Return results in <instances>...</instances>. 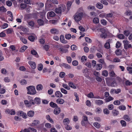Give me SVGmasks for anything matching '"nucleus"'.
<instances>
[{"mask_svg":"<svg viewBox=\"0 0 132 132\" xmlns=\"http://www.w3.org/2000/svg\"><path fill=\"white\" fill-rule=\"evenodd\" d=\"M111 40L110 39L106 41V42L105 44L104 45V47L106 49H109L110 47V44L109 42L111 41Z\"/></svg>","mask_w":132,"mask_h":132,"instance_id":"2eb2a0df","label":"nucleus"},{"mask_svg":"<svg viewBox=\"0 0 132 132\" xmlns=\"http://www.w3.org/2000/svg\"><path fill=\"white\" fill-rule=\"evenodd\" d=\"M55 15V13L53 11L48 12L47 14L48 17H53Z\"/></svg>","mask_w":132,"mask_h":132,"instance_id":"aec40b11","label":"nucleus"},{"mask_svg":"<svg viewBox=\"0 0 132 132\" xmlns=\"http://www.w3.org/2000/svg\"><path fill=\"white\" fill-rule=\"evenodd\" d=\"M62 86L65 89L68 90H70V88L67 84H62Z\"/></svg>","mask_w":132,"mask_h":132,"instance_id":"a19ab883","label":"nucleus"},{"mask_svg":"<svg viewBox=\"0 0 132 132\" xmlns=\"http://www.w3.org/2000/svg\"><path fill=\"white\" fill-rule=\"evenodd\" d=\"M7 11V9L3 6L0 7V11L3 12H6Z\"/></svg>","mask_w":132,"mask_h":132,"instance_id":"c9c22d12","label":"nucleus"},{"mask_svg":"<svg viewBox=\"0 0 132 132\" xmlns=\"http://www.w3.org/2000/svg\"><path fill=\"white\" fill-rule=\"evenodd\" d=\"M130 31L128 30H125L123 32L124 34L126 36H128L130 34Z\"/></svg>","mask_w":132,"mask_h":132,"instance_id":"3c124183","label":"nucleus"},{"mask_svg":"<svg viewBox=\"0 0 132 132\" xmlns=\"http://www.w3.org/2000/svg\"><path fill=\"white\" fill-rule=\"evenodd\" d=\"M37 22L38 25L40 26H42L44 25V21L42 19H38L37 21Z\"/></svg>","mask_w":132,"mask_h":132,"instance_id":"4be33fe9","label":"nucleus"},{"mask_svg":"<svg viewBox=\"0 0 132 132\" xmlns=\"http://www.w3.org/2000/svg\"><path fill=\"white\" fill-rule=\"evenodd\" d=\"M119 109L120 110H126V107L125 106L122 105L119 107Z\"/></svg>","mask_w":132,"mask_h":132,"instance_id":"603ef678","label":"nucleus"},{"mask_svg":"<svg viewBox=\"0 0 132 132\" xmlns=\"http://www.w3.org/2000/svg\"><path fill=\"white\" fill-rule=\"evenodd\" d=\"M28 39L30 41L33 42L35 39V38L32 36H30L28 37Z\"/></svg>","mask_w":132,"mask_h":132,"instance_id":"5fc2aeb1","label":"nucleus"},{"mask_svg":"<svg viewBox=\"0 0 132 132\" xmlns=\"http://www.w3.org/2000/svg\"><path fill=\"white\" fill-rule=\"evenodd\" d=\"M45 127L47 128H50L52 127L51 125L49 123H46L45 125Z\"/></svg>","mask_w":132,"mask_h":132,"instance_id":"680f3d73","label":"nucleus"},{"mask_svg":"<svg viewBox=\"0 0 132 132\" xmlns=\"http://www.w3.org/2000/svg\"><path fill=\"white\" fill-rule=\"evenodd\" d=\"M27 114L29 117H32L34 115V112L33 111L31 110L28 112Z\"/></svg>","mask_w":132,"mask_h":132,"instance_id":"c85d7f7f","label":"nucleus"},{"mask_svg":"<svg viewBox=\"0 0 132 132\" xmlns=\"http://www.w3.org/2000/svg\"><path fill=\"white\" fill-rule=\"evenodd\" d=\"M8 24L6 23H4L2 25L1 28L2 29H5L8 27Z\"/></svg>","mask_w":132,"mask_h":132,"instance_id":"e2e57ef3","label":"nucleus"},{"mask_svg":"<svg viewBox=\"0 0 132 132\" xmlns=\"http://www.w3.org/2000/svg\"><path fill=\"white\" fill-rule=\"evenodd\" d=\"M17 114L19 116H22L23 117H25L26 116V114L22 111H19L17 112Z\"/></svg>","mask_w":132,"mask_h":132,"instance_id":"dca6fc26","label":"nucleus"},{"mask_svg":"<svg viewBox=\"0 0 132 132\" xmlns=\"http://www.w3.org/2000/svg\"><path fill=\"white\" fill-rule=\"evenodd\" d=\"M69 86L70 87L73 88V89H76V87L75 85L73 84L72 82H69L68 83Z\"/></svg>","mask_w":132,"mask_h":132,"instance_id":"412c9836","label":"nucleus"},{"mask_svg":"<svg viewBox=\"0 0 132 132\" xmlns=\"http://www.w3.org/2000/svg\"><path fill=\"white\" fill-rule=\"evenodd\" d=\"M52 4V0H47L45 3L46 7L51 6Z\"/></svg>","mask_w":132,"mask_h":132,"instance_id":"a878e982","label":"nucleus"},{"mask_svg":"<svg viewBox=\"0 0 132 132\" xmlns=\"http://www.w3.org/2000/svg\"><path fill=\"white\" fill-rule=\"evenodd\" d=\"M59 50L60 52L62 53H66L68 51L67 49H65L62 48H60Z\"/></svg>","mask_w":132,"mask_h":132,"instance_id":"ea45409f","label":"nucleus"},{"mask_svg":"<svg viewBox=\"0 0 132 132\" xmlns=\"http://www.w3.org/2000/svg\"><path fill=\"white\" fill-rule=\"evenodd\" d=\"M109 78H106L105 79L106 84L108 86L112 87H115L117 86V84L115 81H113L111 84L109 83L108 81V80H109Z\"/></svg>","mask_w":132,"mask_h":132,"instance_id":"0eeeda50","label":"nucleus"},{"mask_svg":"<svg viewBox=\"0 0 132 132\" xmlns=\"http://www.w3.org/2000/svg\"><path fill=\"white\" fill-rule=\"evenodd\" d=\"M88 122L87 117L85 115H84L82 117L81 124L83 126H85Z\"/></svg>","mask_w":132,"mask_h":132,"instance_id":"39448f33","label":"nucleus"},{"mask_svg":"<svg viewBox=\"0 0 132 132\" xmlns=\"http://www.w3.org/2000/svg\"><path fill=\"white\" fill-rule=\"evenodd\" d=\"M83 13L82 12H77L74 15V19L77 22H79L82 19Z\"/></svg>","mask_w":132,"mask_h":132,"instance_id":"7ed1b4c3","label":"nucleus"},{"mask_svg":"<svg viewBox=\"0 0 132 132\" xmlns=\"http://www.w3.org/2000/svg\"><path fill=\"white\" fill-rule=\"evenodd\" d=\"M102 75L104 76L107 77L108 75V71L106 70H104L102 72Z\"/></svg>","mask_w":132,"mask_h":132,"instance_id":"4c0bfd02","label":"nucleus"},{"mask_svg":"<svg viewBox=\"0 0 132 132\" xmlns=\"http://www.w3.org/2000/svg\"><path fill=\"white\" fill-rule=\"evenodd\" d=\"M31 53L33 55H34L36 57H38L39 56L37 52L35 50H33L31 51Z\"/></svg>","mask_w":132,"mask_h":132,"instance_id":"b1692460","label":"nucleus"},{"mask_svg":"<svg viewBox=\"0 0 132 132\" xmlns=\"http://www.w3.org/2000/svg\"><path fill=\"white\" fill-rule=\"evenodd\" d=\"M24 103L26 106L27 107H30L32 105H34V101L33 100H31L29 101L25 100L24 101Z\"/></svg>","mask_w":132,"mask_h":132,"instance_id":"20e7f679","label":"nucleus"},{"mask_svg":"<svg viewBox=\"0 0 132 132\" xmlns=\"http://www.w3.org/2000/svg\"><path fill=\"white\" fill-rule=\"evenodd\" d=\"M20 38L22 42L24 44H26L27 43V39L21 37H20Z\"/></svg>","mask_w":132,"mask_h":132,"instance_id":"72a5a7b5","label":"nucleus"},{"mask_svg":"<svg viewBox=\"0 0 132 132\" xmlns=\"http://www.w3.org/2000/svg\"><path fill=\"white\" fill-rule=\"evenodd\" d=\"M18 28L19 29H20L22 31L24 32H27V29L26 28L23 27L22 26H20L18 27Z\"/></svg>","mask_w":132,"mask_h":132,"instance_id":"393cba45","label":"nucleus"},{"mask_svg":"<svg viewBox=\"0 0 132 132\" xmlns=\"http://www.w3.org/2000/svg\"><path fill=\"white\" fill-rule=\"evenodd\" d=\"M39 123V121L38 120H34L32 123V126H36Z\"/></svg>","mask_w":132,"mask_h":132,"instance_id":"de8ad7c7","label":"nucleus"},{"mask_svg":"<svg viewBox=\"0 0 132 132\" xmlns=\"http://www.w3.org/2000/svg\"><path fill=\"white\" fill-rule=\"evenodd\" d=\"M50 104V106L53 108H54L57 106L56 104L53 102H51Z\"/></svg>","mask_w":132,"mask_h":132,"instance_id":"0e129e2a","label":"nucleus"},{"mask_svg":"<svg viewBox=\"0 0 132 132\" xmlns=\"http://www.w3.org/2000/svg\"><path fill=\"white\" fill-rule=\"evenodd\" d=\"M93 21L94 23H98L99 22V20L98 18H95L93 19Z\"/></svg>","mask_w":132,"mask_h":132,"instance_id":"4d7b16f0","label":"nucleus"},{"mask_svg":"<svg viewBox=\"0 0 132 132\" xmlns=\"http://www.w3.org/2000/svg\"><path fill=\"white\" fill-rule=\"evenodd\" d=\"M55 12L57 13H60L62 12L61 11L60 8L58 7L55 9Z\"/></svg>","mask_w":132,"mask_h":132,"instance_id":"69168bd1","label":"nucleus"},{"mask_svg":"<svg viewBox=\"0 0 132 132\" xmlns=\"http://www.w3.org/2000/svg\"><path fill=\"white\" fill-rule=\"evenodd\" d=\"M123 119L127 121L131 122V119L129 118V116L127 115H125L123 116Z\"/></svg>","mask_w":132,"mask_h":132,"instance_id":"a211bd4d","label":"nucleus"},{"mask_svg":"<svg viewBox=\"0 0 132 132\" xmlns=\"http://www.w3.org/2000/svg\"><path fill=\"white\" fill-rule=\"evenodd\" d=\"M124 5L125 7H131L132 6V0L127 1L125 3Z\"/></svg>","mask_w":132,"mask_h":132,"instance_id":"1a4fd4ad","label":"nucleus"},{"mask_svg":"<svg viewBox=\"0 0 132 132\" xmlns=\"http://www.w3.org/2000/svg\"><path fill=\"white\" fill-rule=\"evenodd\" d=\"M1 72L4 75H6L7 73V71L5 68H2L1 70Z\"/></svg>","mask_w":132,"mask_h":132,"instance_id":"8fccbe9b","label":"nucleus"},{"mask_svg":"<svg viewBox=\"0 0 132 132\" xmlns=\"http://www.w3.org/2000/svg\"><path fill=\"white\" fill-rule=\"evenodd\" d=\"M59 7L60 8L61 11L62 12H64L65 10L66 9L65 6L64 5H61Z\"/></svg>","mask_w":132,"mask_h":132,"instance_id":"2f4dec72","label":"nucleus"},{"mask_svg":"<svg viewBox=\"0 0 132 132\" xmlns=\"http://www.w3.org/2000/svg\"><path fill=\"white\" fill-rule=\"evenodd\" d=\"M112 113L113 115L115 116H117L119 113V112L117 110H114L112 111Z\"/></svg>","mask_w":132,"mask_h":132,"instance_id":"052dcab7","label":"nucleus"},{"mask_svg":"<svg viewBox=\"0 0 132 132\" xmlns=\"http://www.w3.org/2000/svg\"><path fill=\"white\" fill-rule=\"evenodd\" d=\"M61 92L65 94H67V91L63 88H62L60 89Z\"/></svg>","mask_w":132,"mask_h":132,"instance_id":"6e6d98bb","label":"nucleus"},{"mask_svg":"<svg viewBox=\"0 0 132 132\" xmlns=\"http://www.w3.org/2000/svg\"><path fill=\"white\" fill-rule=\"evenodd\" d=\"M26 89L27 91V94L30 95H34L36 93L34 86H30L27 87Z\"/></svg>","mask_w":132,"mask_h":132,"instance_id":"f257e3e1","label":"nucleus"},{"mask_svg":"<svg viewBox=\"0 0 132 132\" xmlns=\"http://www.w3.org/2000/svg\"><path fill=\"white\" fill-rule=\"evenodd\" d=\"M82 72L84 74V75L87 78L89 77V72L87 68H86L82 70Z\"/></svg>","mask_w":132,"mask_h":132,"instance_id":"6e6552de","label":"nucleus"},{"mask_svg":"<svg viewBox=\"0 0 132 132\" xmlns=\"http://www.w3.org/2000/svg\"><path fill=\"white\" fill-rule=\"evenodd\" d=\"M51 32L52 34H56L58 33V30L55 28H53L51 30Z\"/></svg>","mask_w":132,"mask_h":132,"instance_id":"bb28decb","label":"nucleus"},{"mask_svg":"<svg viewBox=\"0 0 132 132\" xmlns=\"http://www.w3.org/2000/svg\"><path fill=\"white\" fill-rule=\"evenodd\" d=\"M5 112L6 113L10 114L11 115H14L15 114V111L13 109L10 110L9 109H7L6 110Z\"/></svg>","mask_w":132,"mask_h":132,"instance_id":"4468645a","label":"nucleus"},{"mask_svg":"<svg viewBox=\"0 0 132 132\" xmlns=\"http://www.w3.org/2000/svg\"><path fill=\"white\" fill-rule=\"evenodd\" d=\"M95 103L99 105L102 104L103 103V101L101 100H96L95 101Z\"/></svg>","mask_w":132,"mask_h":132,"instance_id":"7c9ffc66","label":"nucleus"},{"mask_svg":"<svg viewBox=\"0 0 132 132\" xmlns=\"http://www.w3.org/2000/svg\"><path fill=\"white\" fill-rule=\"evenodd\" d=\"M60 108L58 107H56L54 110V113L55 115H57L60 113Z\"/></svg>","mask_w":132,"mask_h":132,"instance_id":"9b49d317","label":"nucleus"},{"mask_svg":"<svg viewBox=\"0 0 132 132\" xmlns=\"http://www.w3.org/2000/svg\"><path fill=\"white\" fill-rule=\"evenodd\" d=\"M72 4V2L71 1H68L67 2V9L68 10H69L70 9Z\"/></svg>","mask_w":132,"mask_h":132,"instance_id":"c03bdc74","label":"nucleus"},{"mask_svg":"<svg viewBox=\"0 0 132 132\" xmlns=\"http://www.w3.org/2000/svg\"><path fill=\"white\" fill-rule=\"evenodd\" d=\"M100 32H101L100 37L103 38L105 39L107 38L108 33V31L103 28L100 29Z\"/></svg>","mask_w":132,"mask_h":132,"instance_id":"f03ea898","label":"nucleus"},{"mask_svg":"<svg viewBox=\"0 0 132 132\" xmlns=\"http://www.w3.org/2000/svg\"><path fill=\"white\" fill-rule=\"evenodd\" d=\"M87 96L89 98H94L93 94L92 92H90L87 95Z\"/></svg>","mask_w":132,"mask_h":132,"instance_id":"49530a36","label":"nucleus"},{"mask_svg":"<svg viewBox=\"0 0 132 132\" xmlns=\"http://www.w3.org/2000/svg\"><path fill=\"white\" fill-rule=\"evenodd\" d=\"M43 68V65L42 64H38V69L39 71H41L42 70Z\"/></svg>","mask_w":132,"mask_h":132,"instance_id":"bf43d9fd","label":"nucleus"},{"mask_svg":"<svg viewBox=\"0 0 132 132\" xmlns=\"http://www.w3.org/2000/svg\"><path fill=\"white\" fill-rule=\"evenodd\" d=\"M123 42L124 44V48L125 49H127L131 47V45L129 43L128 41L124 40H123Z\"/></svg>","mask_w":132,"mask_h":132,"instance_id":"423d86ee","label":"nucleus"},{"mask_svg":"<svg viewBox=\"0 0 132 132\" xmlns=\"http://www.w3.org/2000/svg\"><path fill=\"white\" fill-rule=\"evenodd\" d=\"M102 67V65L101 64H97L96 66V69L97 70H100L101 69Z\"/></svg>","mask_w":132,"mask_h":132,"instance_id":"79ce46f5","label":"nucleus"},{"mask_svg":"<svg viewBox=\"0 0 132 132\" xmlns=\"http://www.w3.org/2000/svg\"><path fill=\"white\" fill-rule=\"evenodd\" d=\"M93 125L97 129L101 127L100 125L97 122L94 123H93Z\"/></svg>","mask_w":132,"mask_h":132,"instance_id":"e433bc0d","label":"nucleus"},{"mask_svg":"<svg viewBox=\"0 0 132 132\" xmlns=\"http://www.w3.org/2000/svg\"><path fill=\"white\" fill-rule=\"evenodd\" d=\"M55 96L57 98H61L63 96V95L60 91H56L55 94Z\"/></svg>","mask_w":132,"mask_h":132,"instance_id":"f8f14e48","label":"nucleus"},{"mask_svg":"<svg viewBox=\"0 0 132 132\" xmlns=\"http://www.w3.org/2000/svg\"><path fill=\"white\" fill-rule=\"evenodd\" d=\"M29 64L33 69H35L36 67V64L34 61H30L28 62Z\"/></svg>","mask_w":132,"mask_h":132,"instance_id":"9d476101","label":"nucleus"},{"mask_svg":"<svg viewBox=\"0 0 132 132\" xmlns=\"http://www.w3.org/2000/svg\"><path fill=\"white\" fill-rule=\"evenodd\" d=\"M34 101V105L35 104H39L40 102V99L38 97L35 98Z\"/></svg>","mask_w":132,"mask_h":132,"instance_id":"6ab92c4d","label":"nucleus"},{"mask_svg":"<svg viewBox=\"0 0 132 132\" xmlns=\"http://www.w3.org/2000/svg\"><path fill=\"white\" fill-rule=\"evenodd\" d=\"M113 99V98L111 96H109L108 97L105 99V101L106 102L110 101Z\"/></svg>","mask_w":132,"mask_h":132,"instance_id":"a18cd8bd","label":"nucleus"},{"mask_svg":"<svg viewBox=\"0 0 132 132\" xmlns=\"http://www.w3.org/2000/svg\"><path fill=\"white\" fill-rule=\"evenodd\" d=\"M60 39L61 42L64 44H66L67 43V40L64 39V36L63 35H61L60 36Z\"/></svg>","mask_w":132,"mask_h":132,"instance_id":"ddd939ff","label":"nucleus"},{"mask_svg":"<svg viewBox=\"0 0 132 132\" xmlns=\"http://www.w3.org/2000/svg\"><path fill=\"white\" fill-rule=\"evenodd\" d=\"M71 48L72 50H77V47L75 45H72L71 46Z\"/></svg>","mask_w":132,"mask_h":132,"instance_id":"338daca9","label":"nucleus"},{"mask_svg":"<svg viewBox=\"0 0 132 132\" xmlns=\"http://www.w3.org/2000/svg\"><path fill=\"white\" fill-rule=\"evenodd\" d=\"M113 14L112 13H109V14H106V18L108 20H109L108 18H111L112 17Z\"/></svg>","mask_w":132,"mask_h":132,"instance_id":"864d4df0","label":"nucleus"},{"mask_svg":"<svg viewBox=\"0 0 132 132\" xmlns=\"http://www.w3.org/2000/svg\"><path fill=\"white\" fill-rule=\"evenodd\" d=\"M7 13L8 15L10 16L11 18V21H12L13 20V16L12 12L10 11H8Z\"/></svg>","mask_w":132,"mask_h":132,"instance_id":"09e8293b","label":"nucleus"},{"mask_svg":"<svg viewBox=\"0 0 132 132\" xmlns=\"http://www.w3.org/2000/svg\"><path fill=\"white\" fill-rule=\"evenodd\" d=\"M96 6V7L99 9H101L103 7V5L99 3H98L97 4Z\"/></svg>","mask_w":132,"mask_h":132,"instance_id":"58836bf2","label":"nucleus"},{"mask_svg":"<svg viewBox=\"0 0 132 132\" xmlns=\"http://www.w3.org/2000/svg\"><path fill=\"white\" fill-rule=\"evenodd\" d=\"M27 48V47L25 45L22 46L20 50V52H23Z\"/></svg>","mask_w":132,"mask_h":132,"instance_id":"cd10ccee","label":"nucleus"},{"mask_svg":"<svg viewBox=\"0 0 132 132\" xmlns=\"http://www.w3.org/2000/svg\"><path fill=\"white\" fill-rule=\"evenodd\" d=\"M46 118L51 123H54V122L53 120L51 118L49 115H47Z\"/></svg>","mask_w":132,"mask_h":132,"instance_id":"473e14b6","label":"nucleus"},{"mask_svg":"<svg viewBox=\"0 0 132 132\" xmlns=\"http://www.w3.org/2000/svg\"><path fill=\"white\" fill-rule=\"evenodd\" d=\"M56 102L58 104H62L64 102V101L62 98H58L56 100Z\"/></svg>","mask_w":132,"mask_h":132,"instance_id":"f3484780","label":"nucleus"},{"mask_svg":"<svg viewBox=\"0 0 132 132\" xmlns=\"http://www.w3.org/2000/svg\"><path fill=\"white\" fill-rule=\"evenodd\" d=\"M63 122L64 125H67L69 123L70 120L68 118L65 119L63 120Z\"/></svg>","mask_w":132,"mask_h":132,"instance_id":"c756f323","label":"nucleus"},{"mask_svg":"<svg viewBox=\"0 0 132 132\" xmlns=\"http://www.w3.org/2000/svg\"><path fill=\"white\" fill-rule=\"evenodd\" d=\"M125 84L126 86H130L132 84V82L128 80L125 81Z\"/></svg>","mask_w":132,"mask_h":132,"instance_id":"774afa93","label":"nucleus"},{"mask_svg":"<svg viewBox=\"0 0 132 132\" xmlns=\"http://www.w3.org/2000/svg\"><path fill=\"white\" fill-rule=\"evenodd\" d=\"M43 88V87L42 85L41 84H39L37 85L36 87V89L37 90L40 91L42 90Z\"/></svg>","mask_w":132,"mask_h":132,"instance_id":"5701e85b","label":"nucleus"},{"mask_svg":"<svg viewBox=\"0 0 132 132\" xmlns=\"http://www.w3.org/2000/svg\"><path fill=\"white\" fill-rule=\"evenodd\" d=\"M103 112L104 114L107 115L109 114L110 111L108 109L105 108L103 110Z\"/></svg>","mask_w":132,"mask_h":132,"instance_id":"37998d69","label":"nucleus"},{"mask_svg":"<svg viewBox=\"0 0 132 132\" xmlns=\"http://www.w3.org/2000/svg\"><path fill=\"white\" fill-rule=\"evenodd\" d=\"M65 38L67 39H70L71 37V35L70 34H67L65 36Z\"/></svg>","mask_w":132,"mask_h":132,"instance_id":"13d9d810","label":"nucleus"},{"mask_svg":"<svg viewBox=\"0 0 132 132\" xmlns=\"http://www.w3.org/2000/svg\"><path fill=\"white\" fill-rule=\"evenodd\" d=\"M21 84L22 85H25L27 84V82L26 80L24 79H22L20 81Z\"/></svg>","mask_w":132,"mask_h":132,"instance_id":"f704fd0d","label":"nucleus"}]
</instances>
